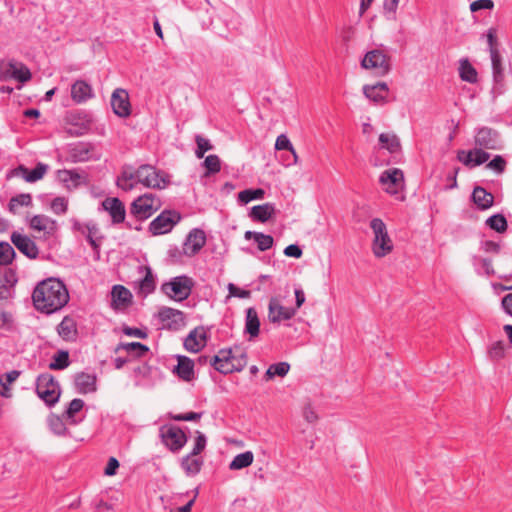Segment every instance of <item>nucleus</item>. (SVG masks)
Segmentation results:
<instances>
[{"mask_svg": "<svg viewBox=\"0 0 512 512\" xmlns=\"http://www.w3.org/2000/svg\"><path fill=\"white\" fill-rule=\"evenodd\" d=\"M20 375L17 370H12L0 377V395L5 398L11 397L10 384L13 383Z\"/></svg>", "mask_w": 512, "mask_h": 512, "instance_id": "nucleus-44", "label": "nucleus"}, {"mask_svg": "<svg viewBox=\"0 0 512 512\" xmlns=\"http://www.w3.org/2000/svg\"><path fill=\"white\" fill-rule=\"evenodd\" d=\"M162 206L160 198L153 193H145L137 197L130 206V213L137 220L150 218Z\"/></svg>", "mask_w": 512, "mask_h": 512, "instance_id": "nucleus-7", "label": "nucleus"}, {"mask_svg": "<svg viewBox=\"0 0 512 512\" xmlns=\"http://www.w3.org/2000/svg\"><path fill=\"white\" fill-rule=\"evenodd\" d=\"M145 275L134 282V288L137 290V294L142 297H146L153 293L156 287L155 279L150 267L144 268Z\"/></svg>", "mask_w": 512, "mask_h": 512, "instance_id": "nucleus-27", "label": "nucleus"}, {"mask_svg": "<svg viewBox=\"0 0 512 512\" xmlns=\"http://www.w3.org/2000/svg\"><path fill=\"white\" fill-rule=\"evenodd\" d=\"M486 168L501 174L505 171L506 161L501 155H496L491 161L486 164Z\"/></svg>", "mask_w": 512, "mask_h": 512, "instance_id": "nucleus-59", "label": "nucleus"}, {"mask_svg": "<svg viewBox=\"0 0 512 512\" xmlns=\"http://www.w3.org/2000/svg\"><path fill=\"white\" fill-rule=\"evenodd\" d=\"M373 232L372 252L375 257L382 258L393 250V241L390 238L386 224L380 218H373L370 222Z\"/></svg>", "mask_w": 512, "mask_h": 512, "instance_id": "nucleus-3", "label": "nucleus"}, {"mask_svg": "<svg viewBox=\"0 0 512 512\" xmlns=\"http://www.w3.org/2000/svg\"><path fill=\"white\" fill-rule=\"evenodd\" d=\"M400 0H384L383 15L389 21H395Z\"/></svg>", "mask_w": 512, "mask_h": 512, "instance_id": "nucleus-56", "label": "nucleus"}, {"mask_svg": "<svg viewBox=\"0 0 512 512\" xmlns=\"http://www.w3.org/2000/svg\"><path fill=\"white\" fill-rule=\"evenodd\" d=\"M37 396L48 406H54L60 398L59 383L49 373H43L36 379Z\"/></svg>", "mask_w": 512, "mask_h": 512, "instance_id": "nucleus-6", "label": "nucleus"}, {"mask_svg": "<svg viewBox=\"0 0 512 512\" xmlns=\"http://www.w3.org/2000/svg\"><path fill=\"white\" fill-rule=\"evenodd\" d=\"M57 178L68 190L76 189L85 182L83 176L76 170H58Z\"/></svg>", "mask_w": 512, "mask_h": 512, "instance_id": "nucleus-30", "label": "nucleus"}, {"mask_svg": "<svg viewBox=\"0 0 512 512\" xmlns=\"http://www.w3.org/2000/svg\"><path fill=\"white\" fill-rule=\"evenodd\" d=\"M58 334L64 339V340H71L75 338L77 329H76V323L75 321L69 317L65 316L60 324L57 327Z\"/></svg>", "mask_w": 512, "mask_h": 512, "instance_id": "nucleus-42", "label": "nucleus"}, {"mask_svg": "<svg viewBox=\"0 0 512 512\" xmlns=\"http://www.w3.org/2000/svg\"><path fill=\"white\" fill-rule=\"evenodd\" d=\"M486 224L496 232L502 233L507 229V220L502 214H495L486 220Z\"/></svg>", "mask_w": 512, "mask_h": 512, "instance_id": "nucleus-54", "label": "nucleus"}, {"mask_svg": "<svg viewBox=\"0 0 512 512\" xmlns=\"http://www.w3.org/2000/svg\"><path fill=\"white\" fill-rule=\"evenodd\" d=\"M474 143L476 147L486 150H501L503 148L499 132L486 126L475 130Z\"/></svg>", "mask_w": 512, "mask_h": 512, "instance_id": "nucleus-12", "label": "nucleus"}, {"mask_svg": "<svg viewBox=\"0 0 512 512\" xmlns=\"http://www.w3.org/2000/svg\"><path fill=\"white\" fill-rule=\"evenodd\" d=\"M159 436L162 443L173 453L179 452L187 443V436L184 431L173 424L161 426Z\"/></svg>", "mask_w": 512, "mask_h": 512, "instance_id": "nucleus-10", "label": "nucleus"}, {"mask_svg": "<svg viewBox=\"0 0 512 512\" xmlns=\"http://www.w3.org/2000/svg\"><path fill=\"white\" fill-rule=\"evenodd\" d=\"M202 465L203 460L200 457L190 453L184 456L181 460V467L188 476L197 475L200 472Z\"/></svg>", "mask_w": 512, "mask_h": 512, "instance_id": "nucleus-38", "label": "nucleus"}, {"mask_svg": "<svg viewBox=\"0 0 512 512\" xmlns=\"http://www.w3.org/2000/svg\"><path fill=\"white\" fill-rule=\"evenodd\" d=\"M471 12L475 13L480 10H492L494 2L492 0H475L469 6Z\"/></svg>", "mask_w": 512, "mask_h": 512, "instance_id": "nucleus-62", "label": "nucleus"}, {"mask_svg": "<svg viewBox=\"0 0 512 512\" xmlns=\"http://www.w3.org/2000/svg\"><path fill=\"white\" fill-rule=\"evenodd\" d=\"M194 287V281L187 275H180L171 278L169 281L161 285V291L167 297L182 302L186 300Z\"/></svg>", "mask_w": 512, "mask_h": 512, "instance_id": "nucleus-5", "label": "nucleus"}, {"mask_svg": "<svg viewBox=\"0 0 512 512\" xmlns=\"http://www.w3.org/2000/svg\"><path fill=\"white\" fill-rule=\"evenodd\" d=\"M181 216L174 210H164L149 224V230L153 235H162L170 232L180 221Z\"/></svg>", "mask_w": 512, "mask_h": 512, "instance_id": "nucleus-13", "label": "nucleus"}, {"mask_svg": "<svg viewBox=\"0 0 512 512\" xmlns=\"http://www.w3.org/2000/svg\"><path fill=\"white\" fill-rule=\"evenodd\" d=\"M289 370L290 365L287 362L271 364L265 373V379L268 381L273 379L275 376L284 377L288 374Z\"/></svg>", "mask_w": 512, "mask_h": 512, "instance_id": "nucleus-47", "label": "nucleus"}, {"mask_svg": "<svg viewBox=\"0 0 512 512\" xmlns=\"http://www.w3.org/2000/svg\"><path fill=\"white\" fill-rule=\"evenodd\" d=\"M93 96L91 85L84 80H77L71 87V98L76 103L86 102Z\"/></svg>", "mask_w": 512, "mask_h": 512, "instance_id": "nucleus-29", "label": "nucleus"}, {"mask_svg": "<svg viewBox=\"0 0 512 512\" xmlns=\"http://www.w3.org/2000/svg\"><path fill=\"white\" fill-rule=\"evenodd\" d=\"M210 364L222 374L241 371L246 365V354L241 353L240 356H237L232 349H221L217 355L211 358Z\"/></svg>", "mask_w": 512, "mask_h": 512, "instance_id": "nucleus-4", "label": "nucleus"}, {"mask_svg": "<svg viewBox=\"0 0 512 512\" xmlns=\"http://www.w3.org/2000/svg\"><path fill=\"white\" fill-rule=\"evenodd\" d=\"M296 312L297 308L283 306L277 297H272L269 301L268 318L272 323L290 320L294 317Z\"/></svg>", "mask_w": 512, "mask_h": 512, "instance_id": "nucleus-15", "label": "nucleus"}, {"mask_svg": "<svg viewBox=\"0 0 512 512\" xmlns=\"http://www.w3.org/2000/svg\"><path fill=\"white\" fill-rule=\"evenodd\" d=\"M48 170V165L44 163H38L35 168L28 170L24 166H19L16 170L17 174H20L26 182L33 183L44 177Z\"/></svg>", "mask_w": 512, "mask_h": 512, "instance_id": "nucleus-33", "label": "nucleus"}, {"mask_svg": "<svg viewBox=\"0 0 512 512\" xmlns=\"http://www.w3.org/2000/svg\"><path fill=\"white\" fill-rule=\"evenodd\" d=\"M474 267L479 275L491 276L495 273L492 261L488 258L474 257Z\"/></svg>", "mask_w": 512, "mask_h": 512, "instance_id": "nucleus-48", "label": "nucleus"}, {"mask_svg": "<svg viewBox=\"0 0 512 512\" xmlns=\"http://www.w3.org/2000/svg\"><path fill=\"white\" fill-rule=\"evenodd\" d=\"M264 195H265V191L261 188L245 189V190L239 192L238 200L243 204H247L253 200L263 199Z\"/></svg>", "mask_w": 512, "mask_h": 512, "instance_id": "nucleus-49", "label": "nucleus"}, {"mask_svg": "<svg viewBox=\"0 0 512 512\" xmlns=\"http://www.w3.org/2000/svg\"><path fill=\"white\" fill-rule=\"evenodd\" d=\"M84 401L79 398L73 399L69 405L67 410L64 413L65 420L70 425H77L84 419L83 416L77 417V414L83 409Z\"/></svg>", "mask_w": 512, "mask_h": 512, "instance_id": "nucleus-37", "label": "nucleus"}, {"mask_svg": "<svg viewBox=\"0 0 512 512\" xmlns=\"http://www.w3.org/2000/svg\"><path fill=\"white\" fill-rule=\"evenodd\" d=\"M474 203L482 210L488 209L493 205L494 197L482 187H475L472 193Z\"/></svg>", "mask_w": 512, "mask_h": 512, "instance_id": "nucleus-39", "label": "nucleus"}, {"mask_svg": "<svg viewBox=\"0 0 512 512\" xmlns=\"http://www.w3.org/2000/svg\"><path fill=\"white\" fill-rule=\"evenodd\" d=\"M260 321L257 311L250 307L246 310L245 332L250 335V338H255L259 335Z\"/></svg>", "mask_w": 512, "mask_h": 512, "instance_id": "nucleus-40", "label": "nucleus"}, {"mask_svg": "<svg viewBox=\"0 0 512 512\" xmlns=\"http://www.w3.org/2000/svg\"><path fill=\"white\" fill-rule=\"evenodd\" d=\"M364 95L374 103H382L388 95V86L385 82H379L374 85H365L363 87Z\"/></svg>", "mask_w": 512, "mask_h": 512, "instance_id": "nucleus-32", "label": "nucleus"}, {"mask_svg": "<svg viewBox=\"0 0 512 512\" xmlns=\"http://www.w3.org/2000/svg\"><path fill=\"white\" fill-rule=\"evenodd\" d=\"M68 159L72 163L97 161L102 154L98 146L91 142L79 141L68 146Z\"/></svg>", "mask_w": 512, "mask_h": 512, "instance_id": "nucleus-8", "label": "nucleus"}, {"mask_svg": "<svg viewBox=\"0 0 512 512\" xmlns=\"http://www.w3.org/2000/svg\"><path fill=\"white\" fill-rule=\"evenodd\" d=\"M203 166L206 169L205 176L216 174L221 170V160L217 155L211 154L205 158Z\"/></svg>", "mask_w": 512, "mask_h": 512, "instance_id": "nucleus-52", "label": "nucleus"}, {"mask_svg": "<svg viewBox=\"0 0 512 512\" xmlns=\"http://www.w3.org/2000/svg\"><path fill=\"white\" fill-rule=\"evenodd\" d=\"M118 350L126 351L129 354H132L135 357H142L144 356L148 351L149 348L139 342H129V343H120L117 347Z\"/></svg>", "mask_w": 512, "mask_h": 512, "instance_id": "nucleus-45", "label": "nucleus"}, {"mask_svg": "<svg viewBox=\"0 0 512 512\" xmlns=\"http://www.w3.org/2000/svg\"><path fill=\"white\" fill-rule=\"evenodd\" d=\"M111 106L117 116L128 117L131 113L128 92L122 88L115 89L111 96Z\"/></svg>", "mask_w": 512, "mask_h": 512, "instance_id": "nucleus-20", "label": "nucleus"}, {"mask_svg": "<svg viewBox=\"0 0 512 512\" xmlns=\"http://www.w3.org/2000/svg\"><path fill=\"white\" fill-rule=\"evenodd\" d=\"M158 318L163 328L178 330L184 324V314L180 310L170 307H162L158 312Z\"/></svg>", "mask_w": 512, "mask_h": 512, "instance_id": "nucleus-19", "label": "nucleus"}, {"mask_svg": "<svg viewBox=\"0 0 512 512\" xmlns=\"http://www.w3.org/2000/svg\"><path fill=\"white\" fill-rule=\"evenodd\" d=\"M496 34H497V30L495 28H490L486 34L490 55H492V51H498V49L496 48V42H497Z\"/></svg>", "mask_w": 512, "mask_h": 512, "instance_id": "nucleus-63", "label": "nucleus"}, {"mask_svg": "<svg viewBox=\"0 0 512 512\" xmlns=\"http://www.w3.org/2000/svg\"><path fill=\"white\" fill-rule=\"evenodd\" d=\"M501 306L506 314L512 316V293H509L502 298Z\"/></svg>", "mask_w": 512, "mask_h": 512, "instance_id": "nucleus-64", "label": "nucleus"}, {"mask_svg": "<svg viewBox=\"0 0 512 512\" xmlns=\"http://www.w3.org/2000/svg\"><path fill=\"white\" fill-rule=\"evenodd\" d=\"M70 364L69 362V354L67 351H58L54 356L49 364V368L52 370H63L66 367H68Z\"/></svg>", "mask_w": 512, "mask_h": 512, "instance_id": "nucleus-50", "label": "nucleus"}, {"mask_svg": "<svg viewBox=\"0 0 512 512\" xmlns=\"http://www.w3.org/2000/svg\"><path fill=\"white\" fill-rule=\"evenodd\" d=\"M254 455L251 451H245L237 454L229 464L230 470H240L250 466L253 463Z\"/></svg>", "mask_w": 512, "mask_h": 512, "instance_id": "nucleus-43", "label": "nucleus"}, {"mask_svg": "<svg viewBox=\"0 0 512 512\" xmlns=\"http://www.w3.org/2000/svg\"><path fill=\"white\" fill-rule=\"evenodd\" d=\"M132 303V293L123 285H114L111 291V307L114 310H125Z\"/></svg>", "mask_w": 512, "mask_h": 512, "instance_id": "nucleus-25", "label": "nucleus"}, {"mask_svg": "<svg viewBox=\"0 0 512 512\" xmlns=\"http://www.w3.org/2000/svg\"><path fill=\"white\" fill-rule=\"evenodd\" d=\"M169 183L170 179L166 173L149 164L140 165L137 169L130 167L123 169L116 181L117 186L125 192L136 189L138 185L152 189H164Z\"/></svg>", "mask_w": 512, "mask_h": 512, "instance_id": "nucleus-2", "label": "nucleus"}, {"mask_svg": "<svg viewBox=\"0 0 512 512\" xmlns=\"http://www.w3.org/2000/svg\"><path fill=\"white\" fill-rule=\"evenodd\" d=\"M195 142H196V145H197V148L195 150V156L198 159L203 158L204 154L207 151L213 149V146H212L210 140L205 138V137H203V136H201V135H196L195 136Z\"/></svg>", "mask_w": 512, "mask_h": 512, "instance_id": "nucleus-55", "label": "nucleus"}, {"mask_svg": "<svg viewBox=\"0 0 512 512\" xmlns=\"http://www.w3.org/2000/svg\"><path fill=\"white\" fill-rule=\"evenodd\" d=\"M275 213V206L272 203H265L256 205L251 208L249 216L254 220L261 223L267 222Z\"/></svg>", "mask_w": 512, "mask_h": 512, "instance_id": "nucleus-36", "label": "nucleus"}, {"mask_svg": "<svg viewBox=\"0 0 512 512\" xmlns=\"http://www.w3.org/2000/svg\"><path fill=\"white\" fill-rule=\"evenodd\" d=\"M486 149H481L479 147H475L473 150L464 151L461 150L458 152L457 158L460 162H462L465 166L474 167L479 166L488 161L490 158V154L485 151Z\"/></svg>", "mask_w": 512, "mask_h": 512, "instance_id": "nucleus-23", "label": "nucleus"}, {"mask_svg": "<svg viewBox=\"0 0 512 512\" xmlns=\"http://www.w3.org/2000/svg\"><path fill=\"white\" fill-rule=\"evenodd\" d=\"M178 363L173 372L182 380L189 382L194 378V362L187 356L178 355Z\"/></svg>", "mask_w": 512, "mask_h": 512, "instance_id": "nucleus-28", "label": "nucleus"}, {"mask_svg": "<svg viewBox=\"0 0 512 512\" xmlns=\"http://www.w3.org/2000/svg\"><path fill=\"white\" fill-rule=\"evenodd\" d=\"M207 343V332L204 327H197L190 331L184 340V347L189 352H199Z\"/></svg>", "mask_w": 512, "mask_h": 512, "instance_id": "nucleus-24", "label": "nucleus"}, {"mask_svg": "<svg viewBox=\"0 0 512 512\" xmlns=\"http://www.w3.org/2000/svg\"><path fill=\"white\" fill-rule=\"evenodd\" d=\"M65 421V418L63 419L55 414H51L47 419L49 429L58 436L65 435L67 432Z\"/></svg>", "mask_w": 512, "mask_h": 512, "instance_id": "nucleus-46", "label": "nucleus"}, {"mask_svg": "<svg viewBox=\"0 0 512 512\" xmlns=\"http://www.w3.org/2000/svg\"><path fill=\"white\" fill-rule=\"evenodd\" d=\"M206 244V235L202 229L194 228L187 235L183 244V253L192 257L199 253V251Z\"/></svg>", "mask_w": 512, "mask_h": 512, "instance_id": "nucleus-17", "label": "nucleus"}, {"mask_svg": "<svg viewBox=\"0 0 512 512\" xmlns=\"http://www.w3.org/2000/svg\"><path fill=\"white\" fill-rule=\"evenodd\" d=\"M244 238L246 240H253L256 243L257 248L262 252L269 250L274 244L273 237L262 232L246 231Z\"/></svg>", "mask_w": 512, "mask_h": 512, "instance_id": "nucleus-34", "label": "nucleus"}, {"mask_svg": "<svg viewBox=\"0 0 512 512\" xmlns=\"http://www.w3.org/2000/svg\"><path fill=\"white\" fill-rule=\"evenodd\" d=\"M491 64H492V74H493V88L492 91L495 94H502L504 91V67L502 64V57L499 51H492V55H490Z\"/></svg>", "mask_w": 512, "mask_h": 512, "instance_id": "nucleus-22", "label": "nucleus"}, {"mask_svg": "<svg viewBox=\"0 0 512 512\" xmlns=\"http://www.w3.org/2000/svg\"><path fill=\"white\" fill-rule=\"evenodd\" d=\"M488 355L494 361L503 359L505 356V343L503 341L492 343L489 347Z\"/></svg>", "mask_w": 512, "mask_h": 512, "instance_id": "nucleus-58", "label": "nucleus"}, {"mask_svg": "<svg viewBox=\"0 0 512 512\" xmlns=\"http://www.w3.org/2000/svg\"><path fill=\"white\" fill-rule=\"evenodd\" d=\"M32 300L37 311L52 314L68 303L69 292L61 280L48 278L35 287Z\"/></svg>", "mask_w": 512, "mask_h": 512, "instance_id": "nucleus-1", "label": "nucleus"}, {"mask_svg": "<svg viewBox=\"0 0 512 512\" xmlns=\"http://www.w3.org/2000/svg\"><path fill=\"white\" fill-rule=\"evenodd\" d=\"M276 150H288L293 155V163L296 164L298 161L297 153L289 140V138L285 134H281L277 137L275 142Z\"/></svg>", "mask_w": 512, "mask_h": 512, "instance_id": "nucleus-53", "label": "nucleus"}, {"mask_svg": "<svg viewBox=\"0 0 512 512\" xmlns=\"http://www.w3.org/2000/svg\"><path fill=\"white\" fill-rule=\"evenodd\" d=\"M364 69L373 70L377 75L384 76L390 71V57L382 49L368 51L361 61Z\"/></svg>", "mask_w": 512, "mask_h": 512, "instance_id": "nucleus-11", "label": "nucleus"}, {"mask_svg": "<svg viewBox=\"0 0 512 512\" xmlns=\"http://www.w3.org/2000/svg\"><path fill=\"white\" fill-rule=\"evenodd\" d=\"M84 236L86 237L92 249L99 256L103 236L101 235L98 225L94 221H88V226Z\"/></svg>", "mask_w": 512, "mask_h": 512, "instance_id": "nucleus-35", "label": "nucleus"}, {"mask_svg": "<svg viewBox=\"0 0 512 512\" xmlns=\"http://www.w3.org/2000/svg\"><path fill=\"white\" fill-rule=\"evenodd\" d=\"M16 253L8 242H0V266H7L12 263Z\"/></svg>", "mask_w": 512, "mask_h": 512, "instance_id": "nucleus-51", "label": "nucleus"}, {"mask_svg": "<svg viewBox=\"0 0 512 512\" xmlns=\"http://www.w3.org/2000/svg\"><path fill=\"white\" fill-rule=\"evenodd\" d=\"M379 181L385 192L398 195L404 187V174L398 168L387 169L381 173Z\"/></svg>", "mask_w": 512, "mask_h": 512, "instance_id": "nucleus-14", "label": "nucleus"}, {"mask_svg": "<svg viewBox=\"0 0 512 512\" xmlns=\"http://www.w3.org/2000/svg\"><path fill=\"white\" fill-rule=\"evenodd\" d=\"M51 209L57 215H63L68 210V200L65 197H56L51 202Z\"/></svg>", "mask_w": 512, "mask_h": 512, "instance_id": "nucleus-60", "label": "nucleus"}, {"mask_svg": "<svg viewBox=\"0 0 512 512\" xmlns=\"http://www.w3.org/2000/svg\"><path fill=\"white\" fill-rule=\"evenodd\" d=\"M74 382L80 394L94 393L97 390V377L94 373H78Z\"/></svg>", "mask_w": 512, "mask_h": 512, "instance_id": "nucleus-26", "label": "nucleus"}, {"mask_svg": "<svg viewBox=\"0 0 512 512\" xmlns=\"http://www.w3.org/2000/svg\"><path fill=\"white\" fill-rule=\"evenodd\" d=\"M32 202L30 194H19L9 201V210L15 212L19 206H29Z\"/></svg>", "mask_w": 512, "mask_h": 512, "instance_id": "nucleus-57", "label": "nucleus"}, {"mask_svg": "<svg viewBox=\"0 0 512 512\" xmlns=\"http://www.w3.org/2000/svg\"><path fill=\"white\" fill-rule=\"evenodd\" d=\"M459 76L461 80L474 84L478 80L477 70L468 59H461L459 62Z\"/></svg>", "mask_w": 512, "mask_h": 512, "instance_id": "nucleus-41", "label": "nucleus"}, {"mask_svg": "<svg viewBox=\"0 0 512 512\" xmlns=\"http://www.w3.org/2000/svg\"><path fill=\"white\" fill-rule=\"evenodd\" d=\"M32 78L29 68L15 59L8 61H0V81H8L10 79L26 83Z\"/></svg>", "mask_w": 512, "mask_h": 512, "instance_id": "nucleus-9", "label": "nucleus"}, {"mask_svg": "<svg viewBox=\"0 0 512 512\" xmlns=\"http://www.w3.org/2000/svg\"><path fill=\"white\" fill-rule=\"evenodd\" d=\"M206 444H207L206 436L202 432L197 431L194 446H193L190 454L198 456L205 449Z\"/></svg>", "mask_w": 512, "mask_h": 512, "instance_id": "nucleus-61", "label": "nucleus"}, {"mask_svg": "<svg viewBox=\"0 0 512 512\" xmlns=\"http://www.w3.org/2000/svg\"><path fill=\"white\" fill-rule=\"evenodd\" d=\"M13 245L29 259H36L39 254V249L36 243L27 235L14 231L10 237Z\"/></svg>", "mask_w": 512, "mask_h": 512, "instance_id": "nucleus-18", "label": "nucleus"}, {"mask_svg": "<svg viewBox=\"0 0 512 512\" xmlns=\"http://www.w3.org/2000/svg\"><path fill=\"white\" fill-rule=\"evenodd\" d=\"M29 226L32 230L42 233L44 237L54 235L58 228L54 219L43 214L34 215L29 220Z\"/></svg>", "mask_w": 512, "mask_h": 512, "instance_id": "nucleus-21", "label": "nucleus"}, {"mask_svg": "<svg viewBox=\"0 0 512 512\" xmlns=\"http://www.w3.org/2000/svg\"><path fill=\"white\" fill-rule=\"evenodd\" d=\"M102 210L106 211L111 222L114 225L121 224L124 222L126 217V209L123 202L117 197H107L101 203Z\"/></svg>", "mask_w": 512, "mask_h": 512, "instance_id": "nucleus-16", "label": "nucleus"}, {"mask_svg": "<svg viewBox=\"0 0 512 512\" xmlns=\"http://www.w3.org/2000/svg\"><path fill=\"white\" fill-rule=\"evenodd\" d=\"M379 149H385L396 158L401 152L400 139L394 133L379 135Z\"/></svg>", "mask_w": 512, "mask_h": 512, "instance_id": "nucleus-31", "label": "nucleus"}]
</instances>
